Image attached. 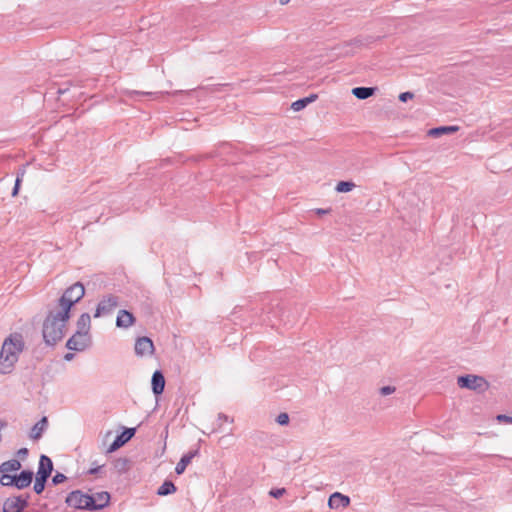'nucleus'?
Masks as SVG:
<instances>
[{"mask_svg": "<svg viewBox=\"0 0 512 512\" xmlns=\"http://www.w3.org/2000/svg\"><path fill=\"white\" fill-rule=\"evenodd\" d=\"M24 346L23 336L20 333H12L4 340L0 351L1 374L5 375L12 372Z\"/></svg>", "mask_w": 512, "mask_h": 512, "instance_id": "obj_1", "label": "nucleus"}, {"mask_svg": "<svg viewBox=\"0 0 512 512\" xmlns=\"http://www.w3.org/2000/svg\"><path fill=\"white\" fill-rule=\"evenodd\" d=\"M69 319L70 315L67 313L64 316L61 309L57 312L49 311L42 328L43 339L47 345L54 346L63 339Z\"/></svg>", "mask_w": 512, "mask_h": 512, "instance_id": "obj_2", "label": "nucleus"}, {"mask_svg": "<svg viewBox=\"0 0 512 512\" xmlns=\"http://www.w3.org/2000/svg\"><path fill=\"white\" fill-rule=\"evenodd\" d=\"M85 295V288L81 282H76L68 287L58 300V306L63 310V315H70L71 308Z\"/></svg>", "mask_w": 512, "mask_h": 512, "instance_id": "obj_3", "label": "nucleus"}, {"mask_svg": "<svg viewBox=\"0 0 512 512\" xmlns=\"http://www.w3.org/2000/svg\"><path fill=\"white\" fill-rule=\"evenodd\" d=\"M457 385L462 389L472 390L477 393H483L489 388V383L484 377L474 374L458 376Z\"/></svg>", "mask_w": 512, "mask_h": 512, "instance_id": "obj_4", "label": "nucleus"}, {"mask_svg": "<svg viewBox=\"0 0 512 512\" xmlns=\"http://www.w3.org/2000/svg\"><path fill=\"white\" fill-rule=\"evenodd\" d=\"M66 504L70 507L80 510L93 511L95 506L92 505L93 498L90 494L83 493L81 490L70 492L65 500Z\"/></svg>", "mask_w": 512, "mask_h": 512, "instance_id": "obj_5", "label": "nucleus"}, {"mask_svg": "<svg viewBox=\"0 0 512 512\" xmlns=\"http://www.w3.org/2000/svg\"><path fill=\"white\" fill-rule=\"evenodd\" d=\"M30 494L10 496L3 502L2 512H23L29 505Z\"/></svg>", "mask_w": 512, "mask_h": 512, "instance_id": "obj_6", "label": "nucleus"}, {"mask_svg": "<svg viewBox=\"0 0 512 512\" xmlns=\"http://www.w3.org/2000/svg\"><path fill=\"white\" fill-rule=\"evenodd\" d=\"M119 306V297L113 294L104 296L98 303L94 318L110 315Z\"/></svg>", "mask_w": 512, "mask_h": 512, "instance_id": "obj_7", "label": "nucleus"}, {"mask_svg": "<svg viewBox=\"0 0 512 512\" xmlns=\"http://www.w3.org/2000/svg\"><path fill=\"white\" fill-rule=\"evenodd\" d=\"M135 354L137 356L143 357L147 355H152L154 353V344L153 341L146 336L137 338L135 342Z\"/></svg>", "mask_w": 512, "mask_h": 512, "instance_id": "obj_8", "label": "nucleus"}, {"mask_svg": "<svg viewBox=\"0 0 512 512\" xmlns=\"http://www.w3.org/2000/svg\"><path fill=\"white\" fill-rule=\"evenodd\" d=\"M135 432V428H125L124 431L118 435L112 444L107 448L106 453H112L121 448L135 435Z\"/></svg>", "mask_w": 512, "mask_h": 512, "instance_id": "obj_9", "label": "nucleus"}, {"mask_svg": "<svg viewBox=\"0 0 512 512\" xmlns=\"http://www.w3.org/2000/svg\"><path fill=\"white\" fill-rule=\"evenodd\" d=\"M88 342L89 336L86 337V335H81L80 332H75L68 339L66 347L72 351H83L88 346Z\"/></svg>", "mask_w": 512, "mask_h": 512, "instance_id": "obj_10", "label": "nucleus"}, {"mask_svg": "<svg viewBox=\"0 0 512 512\" xmlns=\"http://www.w3.org/2000/svg\"><path fill=\"white\" fill-rule=\"evenodd\" d=\"M34 473L31 470H22L19 474L14 475L13 487L22 490L29 487L33 481Z\"/></svg>", "mask_w": 512, "mask_h": 512, "instance_id": "obj_11", "label": "nucleus"}, {"mask_svg": "<svg viewBox=\"0 0 512 512\" xmlns=\"http://www.w3.org/2000/svg\"><path fill=\"white\" fill-rule=\"evenodd\" d=\"M350 505V498L340 492H334L328 499V506L331 509L346 508Z\"/></svg>", "mask_w": 512, "mask_h": 512, "instance_id": "obj_12", "label": "nucleus"}, {"mask_svg": "<svg viewBox=\"0 0 512 512\" xmlns=\"http://www.w3.org/2000/svg\"><path fill=\"white\" fill-rule=\"evenodd\" d=\"M136 321L135 316L128 310L122 309L118 312L116 318V326L118 328L127 329L132 326Z\"/></svg>", "mask_w": 512, "mask_h": 512, "instance_id": "obj_13", "label": "nucleus"}, {"mask_svg": "<svg viewBox=\"0 0 512 512\" xmlns=\"http://www.w3.org/2000/svg\"><path fill=\"white\" fill-rule=\"evenodd\" d=\"M52 471V460L47 455L42 454L39 459L37 474L48 479L51 476Z\"/></svg>", "mask_w": 512, "mask_h": 512, "instance_id": "obj_14", "label": "nucleus"}, {"mask_svg": "<svg viewBox=\"0 0 512 512\" xmlns=\"http://www.w3.org/2000/svg\"><path fill=\"white\" fill-rule=\"evenodd\" d=\"M152 391L155 396H159L163 393L165 388V378L160 370H156L151 379Z\"/></svg>", "mask_w": 512, "mask_h": 512, "instance_id": "obj_15", "label": "nucleus"}, {"mask_svg": "<svg viewBox=\"0 0 512 512\" xmlns=\"http://www.w3.org/2000/svg\"><path fill=\"white\" fill-rule=\"evenodd\" d=\"M198 453L199 450L195 449L184 454L175 467L176 474L181 475L184 473L186 467L191 463L192 459L198 455Z\"/></svg>", "mask_w": 512, "mask_h": 512, "instance_id": "obj_16", "label": "nucleus"}, {"mask_svg": "<svg viewBox=\"0 0 512 512\" xmlns=\"http://www.w3.org/2000/svg\"><path fill=\"white\" fill-rule=\"evenodd\" d=\"M93 498L92 505L95 506L93 511L100 510L106 507L110 501V494L108 492L102 491L97 492L95 494L90 495Z\"/></svg>", "mask_w": 512, "mask_h": 512, "instance_id": "obj_17", "label": "nucleus"}, {"mask_svg": "<svg viewBox=\"0 0 512 512\" xmlns=\"http://www.w3.org/2000/svg\"><path fill=\"white\" fill-rule=\"evenodd\" d=\"M48 427V419L46 416H43L32 428L30 431V438L33 440H38L42 437L43 432Z\"/></svg>", "mask_w": 512, "mask_h": 512, "instance_id": "obj_18", "label": "nucleus"}, {"mask_svg": "<svg viewBox=\"0 0 512 512\" xmlns=\"http://www.w3.org/2000/svg\"><path fill=\"white\" fill-rule=\"evenodd\" d=\"M77 330L81 335L89 336V330L91 327V317L88 313H82L77 320Z\"/></svg>", "mask_w": 512, "mask_h": 512, "instance_id": "obj_19", "label": "nucleus"}, {"mask_svg": "<svg viewBox=\"0 0 512 512\" xmlns=\"http://www.w3.org/2000/svg\"><path fill=\"white\" fill-rule=\"evenodd\" d=\"M378 90L377 87H355L352 89V95L355 96L359 100H365L371 96H373L376 91Z\"/></svg>", "mask_w": 512, "mask_h": 512, "instance_id": "obj_20", "label": "nucleus"}, {"mask_svg": "<svg viewBox=\"0 0 512 512\" xmlns=\"http://www.w3.org/2000/svg\"><path fill=\"white\" fill-rule=\"evenodd\" d=\"M459 130L458 126H439L431 128L428 131V135L431 137H439L444 134H453Z\"/></svg>", "mask_w": 512, "mask_h": 512, "instance_id": "obj_21", "label": "nucleus"}, {"mask_svg": "<svg viewBox=\"0 0 512 512\" xmlns=\"http://www.w3.org/2000/svg\"><path fill=\"white\" fill-rule=\"evenodd\" d=\"M317 97L318 96L316 94H311L308 97H304V98L298 99V100H296V101H294L292 103L291 108L294 111H301L307 105H309L310 103L314 102L317 99Z\"/></svg>", "mask_w": 512, "mask_h": 512, "instance_id": "obj_22", "label": "nucleus"}, {"mask_svg": "<svg viewBox=\"0 0 512 512\" xmlns=\"http://www.w3.org/2000/svg\"><path fill=\"white\" fill-rule=\"evenodd\" d=\"M21 469V463L17 459H11L0 465V472L10 473Z\"/></svg>", "mask_w": 512, "mask_h": 512, "instance_id": "obj_23", "label": "nucleus"}, {"mask_svg": "<svg viewBox=\"0 0 512 512\" xmlns=\"http://www.w3.org/2000/svg\"><path fill=\"white\" fill-rule=\"evenodd\" d=\"M177 488L175 484L170 480H165L157 490V495L167 496L176 492Z\"/></svg>", "mask_w": 512, "mask_h": 512, "instance_id": "obj_24", "label": "nucleus"}, {"mask_svg": "<svg viewBox=\"0 0 512 512\" xmlns=\"http://www.w3.org/2000/svg\"><path fill=\"white\" fill-rule=\"evenodd\" d=\"M130 465L131 461L126 457L117 458L113 461L115 470L120 474L127 472L130 468Z\"/></svg>", "mask_w": 512, "mask_h": 512, "instance_id": "obj_25", "label": "nucleus"}, {"mask_svg": "<svg viewBox=\"0 0 512 512\" xmlns=\"http://www.w3.org/2000/svg\"><path fill=\"white\" fill-rule=\"evenodd\" d=\"M355 186L352 181H340L337 183L335 190L339 193H347L352 191Z\"/></svg>", "mask_w": 512, "mask_h": 512, "instance_id": "obj_26", "label": "nucleus"}, {"mask_svg": "<svg viewBox=\"0 0 512 512\" xmlns=\"http://www.w3.org/2000/svg\"><path fill=\"white\" fill-rule=\"evenodd\" d=\"M47 480V478L36 474V479L33 486L36 494H41L44 491Z\"/></svg>", "mask_w": 512, "mask_h": 512, "instance_id": "obj_27", "label": "nucleus"}, {"mask_svg": "<svg viewBox=\"0 0 512 512\" xmlns=\"http://www.w3.org/2000/svg\"><path fill=\"white\" fill-rule=\"evenodd\" d=\"M0 473H1L0 484L2 486H6V487H13L14 475H10L9 473H5V472H0Z\"/></svg>", "mask_w": 512, "mask_h": 512, "instance_id": "obj_28", "label": "nucleus"}, {"mask_svg": "<svg viewBox=\"0 0 512 512\" xmlns=\"http://www.w3.org/2000/svg\"><path fill=\"white\" fill-rule=\"evenodd\" d=\"M276 422L281 425V426H285V425H288L289 424V415L285 412L283 413H280L277 418H276Z\"/></svg>", "mask_w": 512, "mask_h": 512, "instance_id": "obj_29", "label": "nucleus"}, {"mask_svg": "<svg viewBox=\"0 0 512 512\" xmlns=\"http://www.w3.org/2000/svg\"><path fill=\"white\" fill-rule=\"evenodd\" d=\"M66 480H67V477L64 474H62L60 472H56V474L52 477V484L58 485V484L65 482Z\"/></svg>", "mask_w": 512, "mask_h": 512, "instance_id": "obj_30", "label": "nucleus"}, {"mask_svg": "<svg viewBox=\"0 0 512 512\" xmlns=\"http://www.w3.org/2000/svg\"><path fill=\"white\" fill-rule=\"evenodd\" d=\"M286 493V489L285 488H276V489H271L269 491V495L273 498H280L281 496H283L284 494Z\"/></svg>", "mask_w": 512, "mask_h": 512, "instance_id": "obj_31", "label": "nucleus"}, {"mask_svg": "<svg viewBox=\"0 0 512 512\" xmlns=\"http://www.w3.org/2000/svg\"><path fill=\"white\" fill-rule=\"evenodd\" d=\"M496 420L499 422V423H508V424H512V417L511 416H508L506 414H498L496 416Z\"/></svg>", "mask_w": 512, "mask_h": 512, "instance_id": "obj_32", "label": "nucleus"}, {"mask_svg": "<svg viewBox=\"0 0 512 512\" xmlns=\"http://www.w3.org/2000/svg\"><path fill=\"white\" fill-rule=\"evenodd\" d=\"M395 390H396V388L394 386H383L380 389V394L383 396H387V395L394 393Z\"/></svg>", "mask_w": 512, "mask_h": 512, "instance_id": "obj_33", "label": "nucleus"}, {"mask_svg": "<svg viewBox=\"0 0 512 512\" xmlns=\"http://www.w3.org/2000/svg\"><path fill=\"white\" fill-rule=\"evenodd\" d=\"M414 97V94L410 91L403 92L399 95V100L401 102H407L408 100L412 99Z\"/></svg>", "mask_w": 512, "mask_h": 512, "instance_id": "obj_34", "label": "nucleus"}, {"mask_svg": "<svg viewBox=\"0 0 512 512\" xmlns=\"http://www.w3.org/2000/svg\"><path fill=\"white\" fill-rule=\"evenodd\" d=\"M28 449L27 448H20L17 452H16V456L21 459V460H25L28 456Z\"/></svg>", "mask_w": 512, "mask_h": 512, "instance_id": "obj_35", "label": "nucleus"}, {"mask_svg": "<svg viewBox=\"0 0 512 512\" xmlns=\"http://www.w3.org/2000/svg\"><path fill=\"white\" fill-rule=\"evenodd\" d=\"M104 465H98V466H95V467H92L90 468L87 473L90 474V475H95L97 473H99L101 471V469L103 468Z\"/></svg>", "mask_w": 512, "mask_h": 512, "instance_id": "obj_36", "label": "nucleus"}, {"mask_svg": "<svg viewBox=\"0 0 512 512\" xmlns=\"http://www.w3.org/2000/svg\"><path fill=\"white\" fill-rule=\"evenodd\" d=\"M25 175V169L24 168H20L17 173H16V177H19V179L23 180V177Z\"/></svg>", "mask_w": 512, "mask_h": 512, "instance_id": "obj_37", "label": "nucleus"}, {"mask_svg": "<svg viewBox=\"0 0 512 512\" xmlns=\"http://www.w3.org/2000/svg\"><path fill=\"white\" fill-rule=\"evenodd\" d=\"M132 94H134V95H138V96H144V95L148 96V95H152V93H151V92H140V91H133V92H132Z\"/></svg>", "mask_w": 512, "mask_h": 512, "instance_id": "obj_38", "label": "nucleus"}, {"mask_svg": "<svg viewBox=\"0 0 512 512\" xmlns=\"http://www.w3.org/2000/svg\"><path fill=\"white\" fill-rule=\"evenodd\" d=\"M73 358H74V354L73 353H67V354L64 355V360L65 361H71Z\"/></svg>", "mask_w": 512, "mask_h": 512, "instance_id": "obj_39", "label": "nucleus"}, {"mask_svg": "<svg viewBox=\"0 0 512 512\" xmlns=\"http://www.w3.org/2000/svg\"><path fill=\"white\" fill-rule=\"evenodd\" d=\"M218 419L219 420H223V421H228L229 420V417L223 413H220L219 416H218Z\"/></svg>", "mask_w": 512, "mask_h": 512, "instance_id": "obj_40", "label": "nucleus"}, {"mask_svg": "<svg viewBox=\"0 0 512 512\" xmlns=\"http://www.w3.org/2000/svg\"><path fill=\"white\" fill-rule=\"evenodd\" d=\"M23 180L19 179V177H16L14 187H17L20 189L21 183Z\"/></svg>", "mask_w": 512, "mask_h": 512, "instance_id": "obj_41", "label": "nucleus"}, {"mask_svg": "<svg viewBox=\"0 0 512 512\" xmlns=\"http://www.w3.org/2000/svg\"><path fill=\"white\" fill-rule=\"evenodd\" d=\"M19 190H20L19 188L13 187L11 195L13 197H16L18 195V193H19Z\"/></svg>", "mask_w": 512, "mask_h": 512, "instance_id": "obj_42", "label": "nucleus"}, {"mask_svg": "<svg viewBox=\"0 0 512 512\" xmlns=\"http://www.w3.org/2000/svg\"><path fill=\"white\" fill-rule=\"evenodd\" d=\"M327 212H328V211L323 210V209H318V210L316 211V213H317V214H319V215L326 214Z\"/></svg>", "mask_w": 512, "mask_h": 512, "instance_id": "obj_43", "label": "nucleus"}, {"mask_svg": "<svg viewBox=\"0 0 512 512\" xmlns=\"http://www.w3.org/2000/svg\"><path fill=\"white\" fill-rule=\"evenodd\" d=\"M290 1H291V0H279V3H280L281 5H286V4H288Z\"/></svg>", "mask_w": 512, "mask_h": 512, "instance_id": "obj_44", "label": "nucleus"}, {"mask_svg": "<svg viewBox=\"0 0 512 512\" xmlns=\"http://www.w3.org/2000/svg\"><path fill=\"white\" fill-rule=\"evenodd\" d=\"M6 426H7V422H5V421H0V430H1L2 428L6 427Z\"/></svg>", "mask_w": 512, "mask_h": 512, "instance_id": "obj_45", "label": "nucleus"}, {"mask_svg": "<svg viewBox=\"0 0 512 512\" xmlns=\"http://www.w3.org/2000/svg\"><path fill=\"white\" fill-rule=\"evenodd\" d=\"M360 43H361V41H360V40H358V39H354V40H353V44H360Z\"/></svg>", "mask_w": 512, "mask_h": 512, "instance_id": "obj_46", "label": "nucleus"}, {"mask_svg": "<svg viewBox=\"0 0 512 512\" xmlns=\"http://www.w3.org/2000/svg\"><path fill=\"white\" fill-rule=\"evenodd\" d=\"M58 93H59V94H62V93H64V91H63L62 89H59V90H58Z\"/></svg>", "mask_w": 512, "mask_h": 512, "instance_id": "obj_47", "label": "nucleus"}]
</instances>
